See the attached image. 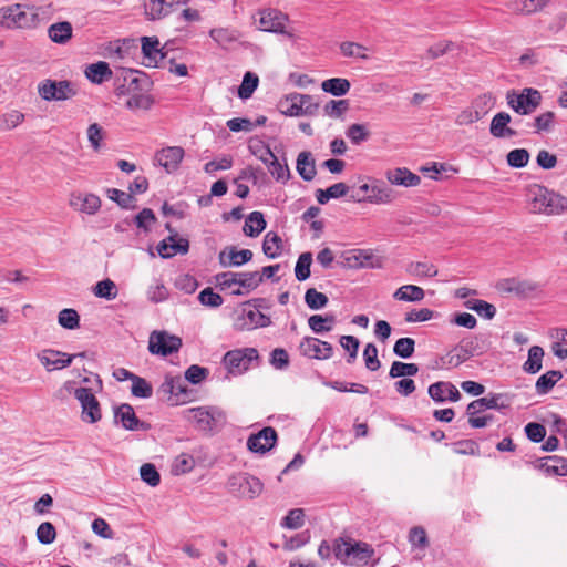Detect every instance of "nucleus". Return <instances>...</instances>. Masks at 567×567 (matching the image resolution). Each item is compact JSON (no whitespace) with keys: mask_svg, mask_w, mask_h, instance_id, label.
<instances>
[{"mask_svg":"<svg viewBox=\"0 0 567 567\" xmlns=\"http://www.w3.org/2000/svg\"><path fill=\"white\" fill-rule=\"evenodd\" d=\"M259 83V79L256 74L251 72H247L244 75L241 85L238 90V95L240 99H248L251 96V94L255 92Z\"/></svg>","mask_w":567,"mask_h":567,"instance_id":"3c124183","label":"nucleus"},{"mask_svg":"<svg viewBox=\"0 0 567 567\" xmlns=\"http://www.w3.org/2000/svg\"><path fill=\"white\" fill-rule=\"evenodd\" d=\"M339 341L340 346L349 353L347 362L353 363L358 355L359 339L353 336H342Z\"/></svg>","mask_w":567,"mask_h":567,"instance_id":"bf43d9fd","label":"nucleus"},{"mask_svg":"<svg viewBox=\"0 0 567 567\" xmlns=\"http://www.w3.org/2000/svg\"><path fill=\"white\" fill-rule=\"evenodd\" d=\"M73 34L72 24L68 21L56 22L49 27L48 37L58 44L68 43Z\"/></svg>","mask_w":567,"mask_h":567,"instance_id":"7c9ffc66","label":"nucleus"},{"mask_svg":"<svg viewBox=\"0 0 567 567\" xmlns=\"http://www.w3.org/2000/svg\"><path fill=\"white\" fill-rule=\"evenodd\" d=\"M278 109L287 116H312L317 113L319 104L311 95L291 93L279 101Z\"/></svg>","mask_w":567,"mask_h":567,"instance_id":"423d86ee","label":"nucleus"},{"mask_svg":"<svg viewBox=\"0 0 567 567\" xmlns=\"http://www.w3.org/2000/svg\"><path fill=\"white\" fill-rule=\"evenodd\" d=\"M185 152L181 146H167L158 150L154 155L155 164L162 166L168 174L178 169Z\"/></svg>","mask_w":567,"mask_h":567,"instance_id":"2eb2a0df","label":"nucleus"},{"mask_svg":"<svg viewBox=\"0 0 567 567\" xmlns=\"http://www.w3.org/2000/svg\"><path fill=\"white\" fill-rule=\"evenodd\" d=\"M532 212L545 215H558L567 208V199L545 187L536 186L533 190Z\"/></svg>","mask_w":567,"mask_h":567,"instance_id":"20e7f679","label":"nucleus"},{"mask_svg":"<svg viewBox=\"0 0 567 567\" xmlns=\"http://www.w3.org/2000/svg\"><path fill=\"white\" fill-rule=\"evenodd\" d=\"M506 159L511 167L523 168L528 164L529 153L525 148H515L507 154Z\"/></svg>","mask_w":567,"mask_h":567,"instance_id":"6e6d98bb","label":"nucleus"},{"mask_svg":"<svg viewBox=\"0 0 567 567\" xmlns=\"http://www.w3.org/2000/svg\"><path fill=\"white\" fill-rule=\"evenodd\" d=\"M85 76L94 84H102L113 75L109 64L104 61L92 63L85 69Z\"/></svg>","mask_w":567,"mask_h":567,"instance_id":"c756f323","label":"nucleus"},{"mask_svg":"<svg viewBox=\"0 0 567 567\" xmlns=\"http://www.w3.org/2000/svg\"><path fill=\"white\" fill-rule=\"evenodd\" d=\"M190 0H147L145 13L151 20H157L169 14L175 7L186 4Z\"/></svg>","mask_w":567,"mask_h":567,"instance_id":"6ab92c4d","label":"nucleus"},{"mask_svg":"<svg viewBox=\"0 0 567 567\" xmlns=\"http://www.w3.org/2000/svg\"><path fill=\"white\" fill-rule=\"evenodd\" d=\"M349 543H351V538L339 537L333 544V554L336 558L344 565L350 564Z\"/></svg>","mask_w":567,"mask_h":567,"instance_id":"13d9d810","label":"nucleus"},{"mask_svg":"<svg viewBox=\"0 0 567 567\" xmlns=\"http://www.w3.org/2000/svg\"><path fill=\"white\" fill-rule=\"evenodd\" d=\"M299 351L303 357L316 360H328L333 355L332 344L315 337H305Z\"/></svg>","mask_w":567,"mask_h":567,"instance_id":"ddd939ff","label":"nucleus"},{"mask_svg":"<svg viewBox=\"0 0 567 567\" xmlns=\"http://www.w3.org/2000/svg\"><path fill=\"white\" fill-rule=\"evenodd\" d=\"M540 289V286L537 282H534L532 280H519V279H507L505 281V290L512 293H515L518 297L522 298H528L534 296L538 290Z\"/></svg>","mask_w":567,"mask_h":567,"instance_id":"bb28decb","label":"nucleus"},{"mask_svg":"<svg viewBox=\"0 0 567 567\" xmlns=\"http://www.w3.org/2000/svg\"><path fill=\"white\" fill-rule=\"evenodd\" d=\"M181 347L182 339L166 331H153L150 336L148 350L153 354L167 357L177 352Z\"/></svg>","mask_w":567,"mask_h":567,"instance_id":"9d476101","label":"nucleus"},{"mask_svg":"<svg viewBox=\"0 0 567 567\" xmlns=\"http://www.w3.org/2000/svg\"><path fill=\"white\" fill-rule=\"evenodd\" d=\"M184 419L194 423L203 432H214L226 423V414L216 406H198L183 412Z\"/></svg>","mask_w":567,"mask_h":567,"instance_id":"f03ea898","label":"nucleus"},{"mask_svg":"<svg viewBox=\"0 0 567 567\" xmlns=\"http://www.w3.org/2000/svg\"><path fill=\"white\" fill-rule=\"evenodd\" d=\"M340 51L344 56H354L362 60H368V49L360 43L346 41L340 44Z\"/></svg>","mask_w":567,"mask_h":567,"instance_id":"5fc2aeb1","label":"nucleus"},{"mask_svg":"<svg viewBox=\"0 0 567 567\" xmlns=\"http://www.w3.org/2000/svg\"><path fill=\"white\" fill-rule=\"evenodd\" d=\"M334 323L336 317L333 315H313L308 319L309 328L317 334L331 331Z\"/></svg>","mask_w":567,"mask_h":567,"instance_id":"e433bc0d","label":"nucleus"},{"mask_svg":"<svg viewBox=\"0 0 567 567\" xmlns=\"http://www.w3.org/2000/svg\"><path fill=\"white\" fill-rule=\"evenodd\" d=\"M324 114L330 117H341L349 110L348 100H331L324 105Z\"/></svg>","mask_w":567,"mask_h":567,"instance_id":"0e129e2a","label":"nucleus"},{"mask_svg":"<svg viewBox=\"0 0 567 567\" xmlns=\"http://www.w3.org/2000/svg\"><path fill=\"white\" fill-rule=\"evenodd\" d=\"M415 349V341L412 338L404 337L400 338L393 347V352L395 355L408 359L413 355Z\"/></svg>","mask_w":567,"mask_h":567,"instance_id":"864d4df0","label":"nucleus"},{"mask_svg":"<svg viewBox=\"0 0 567 567\" xmlns=\"http://www.w3.org/2000/svg\"><path fill=\"white\" fill-rule=\"evenodd\" d=\"M189 250V241L186 238H179L176 244H168L162 240L157 245V251L162 258H172L177 254L185 255Z\"/></svg>","mask_w":567,"mask_h":567,"instance_id":"2f4dec72","label":"nucleus"},{"mask_svg":"<svg viewBox=\"0 0 567 567\" xmlns=\"http://www.w3.org/2000/svg\"><path fill=\"white\" fill-rule=\"evenodd\" d=\"M259 16L258 24L261 31L279 33L291 40L295 39L293 31L287 29V24L289 23L288 14L277 9H265L259 11Z\"/></svg>","mask_w":567,"mask_h":567,"instance_id":"0eeeda50","label":"nucleus"},{"mask_svg":"<svg viewBox=\"0 0 567 567\" xmlns=\"http://www.w3.org/2000/svg\"><path fill=\"white\" fill-rule=\"evenodd\" d=\"M252 251L249 249L237 250L236 247H229L219 252V262L224 267H239L252 259Z\"/></svg>","mask_w":567,"mask_h":567,"instance_id":"393cba45","label":"nucleus"},{"mask_svg":"<svg viewBox=\"0 0 567 567\" xmlns=\"http://www.w3.org/2000/svg\"><path fill=\"white\" fill-rule=\"evenodd\" d=\"M350 557L353 558L355 563L367 565L369 559H371L374 555L373 547L364 542L352 540L349 543Z\"/></svg>","mask_w":567,"mask_h":567,"instance_id":"473e14b6","label":"nucleus"},{"mask_svg":"<svg viewBox=\"0 0 567 567\" xmlns=\"http://www.w3.org/2000/svg\"><path fill=\"white\" fill-rule=\"evenodd\" d=\"M58 322L61 327L73 330L80 324V317L74 309L66 308L59 312Z\"/></svg>","mask_w":567,"mask_h":567,"instance_id":"603ef678","label":"nucleus"},{"mask_svg":"<svg viewBox=\"0 0 567 567\" xmlns=\"http://www.w3.org/2000/svg\"><path fill=\"white\" fill-rule=\"evenodd\" d=\"M347 137L355 145L368 140L369 132L363 124H352L346 131Z\"/></svg>","mask_w":567,"mask_h":567,"instance_id":"774afa93","label":"nucleus"},{"mask_svg":"<svg viewBox=\"0 0 567 567\" xmlns=\"http://www.w3.org/2000/svg\"><path fill=\"white\" fill-rule=\"evenodd\" d=\"M94 295L99 298H104L106 300H113L117 296V287L115 282L111 279H104L99 281L94 289Z\"/></svg>","mask_w":567,"mask_h":567,"instance_id":"49530a36","label":"nucleus"},{"mask_svg":"<svg viewBox=\"0 0 567 567\" xmlns=\"http://www.w3.org/2000/svg\"><path fill=\"white\" fill-rule=\"evenodd\" d=\"M210 38L220 47L227 48L238 41L239 32L229 28H214L209 31Z\"/></svg>","mask_w":567,"mask_h":567,"instance_id":"c9c22d12","label":"nucleus"},{"mask_svg":"<svg viewBox=\"0 0 567 567\" xmlns=\"http://www.w3.org/2000/svg\"><path fill=\"white\" fill-rule=\"evenodd\" d=\"M305 524V512L302 508H293L289 511L287 516L281 520V526L288 529H298Z\"/></svg>","mask_w":567,"mask_h":567,"instance_id":"8fccbe9b","label":"nucleus"},{"mask_svg":"<svg viewBox=\"0 0 567 567\" xmlns=\"http://www.w3.org/2000/svg\"><path fill=\"white\" fill-rule=\"evenodd\" d=\"M351 87L349 80L343 78H331L321 83V89L334 96L346 95Z\"/></svg>","mask_w":567,"mask_h":567,"instance_id":"4c0bfd02","label":"nucleus"},{"mask_svg":"<svg viewBox=\"0 0 567 567\" xmlns=\"http://www.w3.org/2000/svg\"><path fill=\"white\" fill-rule=\"evenodd\" d=\"M511 115L506 112H499L494 115L489 125V133L496 138H509L517 135V132L509 127Z\"/></svg>","mask_w":567,"mask_h":567,"instance_id":"b1692460","label":"nucleus"},{"mask_svg":"<svg viewBox=\"0 0 567 567\" xmlns=\"http://www.w3.org/2000/svg\"><path fill=\"white\" fill-rule=\"evenodd\" d=\"M76 357H84V353L69 355L52 349L43 350L42 352L38 353V359L47 368L48 371L66 368Z\"/></svg>","mask_w":567,"mask_h":567,"instance_id":"f3484780","label":"nucleus"},{"mask_svg":"<svg viewBox=\"0 0 567 567\" xmlns=\"http://www.w3.org/2000/svg\"><path fill=\"white\" fill-rule=\"evenodd\" d=\"M296 168L303 181H312L317 174L316 162L312 154L308 151L299 153L297 157Z\"/></svg>","mask_w":567,"mask_h":567,"instance_id":"c85d7f7f","label":"nucleus"},{"mask_svg":"<svg viewBox=\"0 0 567 567\" xmlns=\"http://www.w3.org/2000/svg\"><path fill=\"white\" fill-rule=\"evenodd\" d=\"M141 41L142 52L147 60L145 65L157 66L158 62L165 58V54L159 49V40L156 37H143Z\"/></svg>","mask_w":567,"mask_h":567,"instance_id":"a878e982","label":"nucleus"},{"mask_svg":"<svg viewBox=\"0 0 567 567\" xmlns=\"http://www.w3.org/2000/svg\"><path fill=\"white\" fill-rule=\"evenodd\" d=\"M328 297L317 291L315 288H309L305 293V302L312 310H319L328 305Z\"/></svg>","mask_w":567,"mask_h":567,"instance_id":"09e8293b","label":"nucleus"},{"mask_svg":"<svg viewBox=\"0 0 567 567\" xmlns=\"http://www.w3.org/2000/svg\"><path fill=\"white\" fill-rule=\"evenodd\" d=\"M395 198V192L384 182L378 181L371 185V194L365 199L372 204H391Z\"/></svg>","mask_w":567,"mask_h":567,"instance_id":"cd10ccee","label":"nucleus"},{"mask_svg":"<svg viewBox=\"0 0 567 567\" xmlns=\"http://www.w3.org/2000/svg\"><path fill=\"white\" fill-rule=\"evenodd\" d=\"M561 378V372L556 370L548 371L545 374L540 375L535 384L537 393H548Z\"/></svg>","mask_w":567,"mask_h":567,"instance_id":"ea45409f","label":"nucleus"},{"mask_svg":"<svg viewBox=\"0 0 567 567\" xmlns=\"http://www.w3.org/2000/svg\"><path fill=\"white\" fill-rule=\"evenodd\" d=\"M266 228V220L260 212L250 213L244 225V234L249 237H257Z\"/></svg>","mask_w":567,"mask_h":567,"instance_id":"f704fd0d","label":"nucleus"},{"mask_svg":"<svg viewBox=\"0 0 567 567\" xmlns=\"http://www.w3.org/2000/svg\"><path fill=\"white\" fill-rule=\"evenodd\" d=\"M268 171L277 182L286 183L290 178V169L287 163L281 164L274 155L268 165Z\"/></svg>","mask_w":567,"mask_h":567,"instance_id":"de8ad7c7","label":"nucleus"},{"mask_svg":"<svg viewBox=\"0 0 567 567\" xmlns=\"http://www.w3.org/2000/svg\"><path fill=\"white\" fill-rule=\"evenodd\" d=\"M543 357V348L538 346L530 347V349L528 350V359L523 365L524 371L532 374L537 373L542 369Z\"/></svg>","mask_w":567,"mask_h":567,"instance_id":"79ce46f5","label":"nucleus"},{"mask_svg":"<svg viewBox=\"0 0 567 567\" xmlns=\"http://www.w3.org/2000/svg\"><path fill=\"white\" fill-rule=\"evenodd\" d=\"M223 288L233 289V293L240 296L256 289L262 282V276L259 271L250 272H223L216 277Z\"/></svg>","mask_w":567,"mask_h":567,"instance_id":"7ed1b4c3","label":"nucleus"},{"mask_svg":"<svg viewBox=\"0 0 567 567\" xmlns=\"http://www.w3.org/2000/svg\"><path fill=\"white\" fill-rule=\"evenodd\" d=\"M194 467V458L187 454L178 455L172 465V473L175 475H182L188 473Z\"/></svg>","mask_w":567,"mask_h":567,"instance_id":"680f3d73","label":"nucleus"},{"mask_svg":"<svg viewBox=\"0 0 567 567\" xmlns=\"http://www.w3.org/2000/svg\"><path fill=\"white\" fill-rule=\"evenodd\" d=\"M56 537V532L54 526L49 523L44 522L41 523L37 529V538L38 540L43 545H49L54 542Z\"/></svg>","mask_w":567,"mask_h":567,"instance_id":"338daca9","label":"nucleus"},{"mask_svg":"<svg viewBox=\"0 0 567 567\" xmlns=\"http://www.w3.org/2000/svg\"><path fill=\"white\" fill-rule=\"evenodd\" d=\"M419 372V367L415 363H405L401 361H394L390 368L389 377L396 379L400 377H412Z\"/></svg>","mask_w":567,"mask_h":567,"instance_id":"37998d69","label":"nucleus"},{"mask_svg":"<svg viewBox=\"0 0 567 567\" xmlns=\"http://www.w3.org/2000/svg\"><path fill=\"white\" fill-rule=\"evenodd\" d=\"M425 297L424 290L415 285H404L398 288L393 298L398 301L419 302Z\"/></svg>","mask_w":567,"mask_h":567,"instance_id":"72a5a7b5","label":"nucleus"},{"mask_svg":"<svg viewBox=\"0 0 567 567\" xmlns=\"http://www.w3.org/2000/svg\"><path fill=\"white\" fill-rule=\"evenodd\" d=\"M114 417L116 422H120L122 426L128 431H146L150 429V425L147 423L138 420L134 409L132 408V405L127 403H123L118 408H116L114 412Z\"/></svg>","mask_w":567,"mask_h":567,"instance_id":"a211bd4d","label":"nucleus"},{"mask_svg":"<svg viewBox=\"0 0 567 567\" xmlns=\"http://www.w3.org/2000/svg\"><path fill=\"white\" fill-rule=\"evenodd\" d=\"M258 357V351L255 348L231 350L224 355V363L230 373L240 374L247 371Z\"/></svg>","mask_w":567,"mask_h":567,"instance_id":"9b49d317","label":"nucleus"},{"mask_svg":"<svg viewBox=\"0 0 567 567\" xmlns=\"http://www.w3.org/2000/svg\"><path fill=\"white\" fill-rule=\"evenodd\" d=\"M227 488L236 497L255 499L262 493L264 484L258 477L246 472H239L229 476Z\"/></svg>","mask_w":567,"mask_h":567,"instance_id":"39448f33","label":"nucleus"},{"mask_svg":"<svg viewBox=\"0 0 567 567\" xmlns=\"http://www.w3.org/2000/svg\"><path fill=\"white\" fill-rule=\"evenodd\" d=\"M409 542L413 547L425 549L429 546L426 532L421 526H414L409 532Z\"/></svg>","mask_w":567,"mask_h":567,"instance_id":"e2e57ef3","label":"nucleus"},{"mask_svg":"<svg viewBox=\"0 0 567 567\" xmlns=\"http://www.w3.org/2000/svg\"><path fill=\"white\" fill-rule=\"evenodd\" d=\"M473 341L463 340L450 350L443 358V364L447 368H457L474 355Z\"/></svg>","mask_w":567,"mask_h":567,"instance_id":"412c9836","label":"nucleus"},{"mask_svg":"<svg viewBox=\"0 0 567 567\" xmlns=\"http://www.w3.org/2000/svg\"><path fill=\"white\" fill-rule=\"evenodd\" d=\"M131 392L136 398L147 399L152 396L153 388L145 379L135 375L132 380Z\"/></svg>","mask_w":567,"mask_h":567,"instance_id":"4d7b16f0","label":"nucleus"},{"mask_svg":"<svg viewBox=\"0 0 567 567\" xmlns=\"http://www.w3.org/2000/svg\"><path fill=\"white\" fill-rule=\"evenodd\" d=\"M38 11L27 4H12L0 8V25L7 29H30L38 23Z\"/></svg>","mask_w":567,"mask_h":567,"instance_id":"f257e3e1","label":"nucleus"},{"mask_svg":"<svg viewBox=\"0 0 567 567\" xmlns=\"http://www.w3.org/2000/svg\"><path fill=\"white\" fill-rule=\"evenodd\" d=\"M38 93L45 101H65L76 94V89L70 81L48 79L39 83Z\"/></svg>","mask_w":567,"mask_h":567,"instance_id":"6e6552de","label":"nucleus"},{"mask_svg":"<svg viewBox=\"0 0 567 567\" xmlns=\"http://www.w3.org/2000/svg\"><path fill=\"white\" fill-rule=\"evenodd\" d=\"M507 406L508 404L505 402L503 394L491 393L484 398L472 401L466 408V413L467 415H476L485 410H502Z\"/></svg>","mask_w":567,"mask_h":567,"instance_id":"aec40b11","label":"nucleus"},{"mask_svg":"<svg viewBox=\"0 0 567 567\" xmlns=\"http://www.w3.org/2000/svg\"><path fill=\"white\" fill-rule=\"evenodd\" d=\"M277 439L276 430L271 426H267L248 437L247 447L254 453L265 454L276 445Z\"/></svg>","mask_w":567,"mask_h":567,"instance_id":"4468645a","label":"nucleus"},{"mask_svg":"<svg viewBox=\"0 0 567 567\" xmlns=\"http://www.w3.org/2000/svg\"><path fill=\"white\" fill-rule=\"evenodd\" d=\"M141 478L152 487H155L161 482V475L155 465L145 463L140 468Z\"/></svg>","mask_w":567,"mask_h":567,"instance_id":"052dcab7","label":"nucleus"},{"mask_svg":"<svg viewBox=\"0 0 567 567\" xmlns=\"http://www.w3.org/2000/svg\"><path fill=\"white\" fill-rule=\"evenodd\" d=\"M237 324L243 330H252L256 328H265L271 324L269 316L264 315L258 309L243 305L240 315L237 318Z\"/></svg>","mask_w":567,"mask_h":567,"instance_id":"dca6fc26","label":"nucleus"},{"mask_svg":"<svg viewBox=\"0 0 567 567\" xmlns=\"http://www.w3.org/2000/svg\"><path fill=\"white\" fill-rule=\"evenodd\" d=\"M282 249V239L281 237L274 231H269L266 234L262 243V251L264 254L271 259L277 258L281 254Z\"/></svg>","mask_w":567,"mask_h":567,"instance_id":"58836bf2","label":"nucleus"},{"mask_svg":"<svg viewBox=\"0 0 567 567\" xmlns=\"http://www.w3.org/2000/svg\"><path fill=\"white\" fill-rule=\"evenodd\" d=\"M464 306L488 320L493 319L496 313V308L492 303L481 299H468L464 302Z\"/></svg>","mask_w":567,"mask_h":567,"instance_id":"a19ab883","label":"nucleus"},{"mask_svg":"<svg viewBox=\"0 0 567 567\" xmlns=\"http://www.w3.org/2000/svg\"><path fill=\"white\" fill-rule=\"evenodd\" d=\"M70 206L87 215L95 214L101 207V199L94 194L73 193L69 199Z\"/></svg>","mask_w":567,"mask_h":567,"instance_id":"5701e85b","label":"nucleus"},{"mask_svg":"<svg viewBox=\"0 0 567 567\" xmlns=\"http://www.w3.org/2000/svg\"><path fill=\"white\" fill-rule=\"evenodd\" d=\"M74 395L81 403L82 420L87 423L99 422L102 417L101 408L91 389L79 388L75 390Z\"/></svg>","mask_w":567,"mask_h":567,"instance_id":"f8f14e48","label":"nucleus"},{"mask_svg":"<svg viewBox=\"0 0 567 567\" xmlns=\"http://www.w3.org/2000/svg\"><path fill=\"white\" fill-rule=\"evenodd\" d=\"M506 99L511 109L519 114L527 115L539 106L542 95L535 89H524L519 94L515 91L508 92Z\"/></svg>","mask_w":567,"mask_h":567,"instance_id":"1a4fd4ad","label":"nucleus"},{"mask_svg":"<svg viewBox=\"0 0 567 567\" xmlns=\"http://www.w3.org/2000/svg\"><path fill=\"white\" fill-rule=\"evenodd\" d=\"M385 177L391 185L402 187H416L421 184V177L406 167L388 169Z\"/></svg>","mask_w":567,"mask_h":567,"instance_id":"4be33fe9","label":"nucleus"},{"mask_svg":"<svg viewBox=\"0 0 567 567\" xmlns=\"http://www.w3.org/2000/svg\"><path fill=\"white\" fill-rule=\"evenodd\" d=\"M406 272L414 277H435L437 269L433 264L417 261L409 264Z\"/></svg>","mask_w":567,"mask_h":567,"instance_id":"a18cd8bd","label":"nucleus"},{"mask_svg":"<svg viewBox=\"0 0 567 567\" xmlns=\"http://www.w3.org/2000/svg\"><path fill=\"white\" fill-rule=\"evenodd\" d=\"M363 359L368 370L377 371L381 367L378 359V348L373 343H368L363 350Z\"/></svg>","mask_w":567,"mask_h":567,"instance_id":"69168bd1","label":"nucleus"},{"mask_svg":"<svg viewBox=\"0 0 567 567\" xmlns=\"http://www.w3.org/2000/svg\"><path fill=\"white\" fill-rule=\"evenodd\" d=\"M312 264V254L302 252L296 264L295 275L299 281H305L310 277V267Z\"/></svg>","mask_w":567,"mask_h":567,"instance_id":"c03bdc74","label":"nucleus"}]
</instances>
